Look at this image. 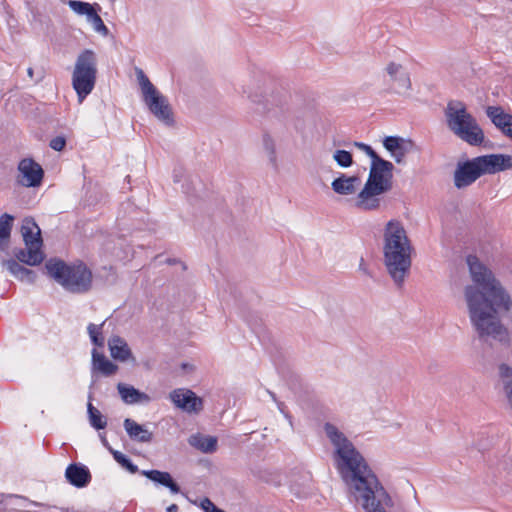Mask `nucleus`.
<instances>
[{
	"instance_id": "obj_24",
	"label": "nucleus",
	"mask_w": 512,
	"mask_h": 512,
	"mask_svg": "<svg viewBox=\"0 0 512 512\" xmlns=\"http://www.w3.org/2000/svg\"><path fill=\"white\" fill-rule=\"evenodd\" d=\"M387 74L390 76L391 80L398 81L399 84L404 88H409L411 85L408 74L404 71V68L401 64L390 62L387 64L385 68Z\"/></svg>"
},
{
	"instance_id": "obj_43",
	"label": "nucleus",
	"mask_w": 512,
	"mask_h": 512,
	"mask_svg": "<svg viewBox=\"0 0 512 512\" xmlns=\"http://www.w3.org/2000/svg\"><path fill=\"white\" fill-rule=\"evenodd\" d=\"M406 153H407V149L405 147H403L402 149L396 151L395 153H391V154L397 163H402Z\"/></svg>"
},
{
	"instance_id": "obj_12",
	"label": "nucleus",
	"mask_w": 512,
	"mask_h": 512,
	"mask_svg": "<svg viewBox=\"0 0 512 512\" xmlns=\"http://www.w3.org/2000/svg\"><path fill=\"white\" fill-rule=\"evenodd\" d=\"M151 113L166 125L174 124V113L167 98H144Z\"/></svg>"
},
{
	"instance_id": "obj_18",
	"label": "nucleus",
	"mask_w": 512,
	"mask_h": 512,
	"mask_svg": "<svg viewBox=\"0 0 512 512\" xmlns=\"http://www.w3.org/2000/svg\"><path fill=\"white\" fill-rule=\"evenodd\" d=\"M68 482L76 487H85L91 480L89 470L82 465L70 464L65 471Z\"/></svg>"
},
{
	"instance_id": "obj_5",
	"label": "nucleus",
	"mask_w": 512,
	"mask_h": 512,
	"mask_svg": "<svg viewBox=\"0 0 512 512\" xmlns=\"http://www.w3.org/2000/svg\"><path fill=\"white\" fill-rule=\"evenodd\" d=\"M45 268L51 278L71 293H85L92 286V273L83 263L68 265L62 260L50 259Z\"/></svg>"
},
{
	"instance_id": "obj_30",
	"label": "nucleus",
	"mask_w": 512,
	"mask_h": 512,
	"mask_svg": "<svg viewBox=\"0 0 512 512\" xmlns=\"http://www.w3.org/2000/svg\"><path fill=\"white\" fill-rule=\"evenodd\" d=\"M333 159L342 168H348L353 164V156L346 150H336L333 154Z\"/></svg>"
},
{
	"instance_id": "obj_39",
	"label": "nucleus",
	"mask_w": 512,
	"mask_h": 512,
	"mask_svg": "<svg viewBox=\"0 0 512 512\" xmlns=\"http://www.w3.org/2000/svg\"><path fill=\"white\" fill-rule=\"evenodd\" d=\"M200 506L205 512H221V509L215 506L209 498L202 499Z\"/></svg>"
},
{
	"instance_id": "obj_25",
	"label": "nucleus",
	"mask_w": 512,
	"mask_h": 512,
	"mask_svg": "<svg viewBox=\"0 0 512 512\" xmlns=\"http://www.w3.org/2000/svg\"><path fill=\"white\" fill-rule=\"evenodd\" d=\"M14 216L4 213L0 217V250L4 251L7 248V242L11 235Z\"/></svg>"
},
{
	"instance_id": "obj_28",
	"label": "nucleus",
	"mask_w": 512,
	"mask_h": 512,
	"mask_svg": "<svg viewBox=\"0 0 512 512\" xmlns=\"http://www.w3.org/2000/svg\"><path fill=\"white\" fill-rule=\"evenodd\" d=\"M105 324V321L101 323L100 325L95 324H89L87 327V331L89 334V337L92 341V343L97 347H103L104 346V336L102 335V328Z\"/></svg>"
},
{
	"instance_id": "obj_3",
	"label": "nucleus",
	"mask_w": 512,
	"mask_h": 512,
	"mask_svg": "<svg viewBox=\"0 0 512 512\" xmlns=\"http://www.w3.org/2000/svg\"><path fill=\"white\" fill-rule=\"evenodd\" d=\"M414 247L404 224L389 220L382 234L383 264L388 275L397 288H402L412 266Z\"/></svg>"
},
{
	"instance_id": "obj_41",
	"label": "nucleus",
	"mask_w": 512,
	"mask_h": 512,
	"mask_svg": "<svg viewBox=\"0 0 512 512\" xmlns=\"http://www.w3.org/2000/svg\"><path fill=\"white\" fill-rule=\"evenodd\" d=\"M96 7L100 9V7H99V5H98V4H96V3H95V4H92V5H91V7H90V9H89V11H87V12L84 14V15L86 16V20H87V22H88V23H91V22L94 20V18H96L97 16H99V15H98V13H97V9H96Z\"/></svg>"
},
{
	"instance_id": "obj_2",
	"label": "nucleus",
	"mask_w": 512,
	"mask_h": 512,
	"mask_svg": "<svg viewBox=\"0 0 512 512\" xmlns=\"http://www.w3.org/2000/svg\"><path fill=\"white\" fill-rule=\"evenodd\" d=\"M324 430L334 446V462L338 472L362 500L366 512H386V508L393 505L392 500L363 456L335 425L326 423Z\"/></svg>"
},
{
	"instance_id": "obj_45",
	"label": "nucleus",
	"mask_w": 512,
	"mask_h": 512,
	"mask_svg": "<svg viewBox=\"0 0 512 512\" xmlns=\"http://www.w3.org/2000/svg\"><path fill=\"white\" fill-rule=\"evenodd\" d=\"M101 441L103 443V445L109 450V447H111L106 439L105 436H101Z\"/></svg>"
},
{
	"instance_id": "obj_10",
	"label": "nucleus",
	"mask_w": 512,
	"mask_h": 512,
	"mask_svg": "<svg viewBox=\"0 0 512 512\" xmlns=\"http://www.w3.org/2000/svg\"><path fill=\"white\" fill-rule=\"evenodd\" d=\"M170 399L178 408L188 413H198L203 408L202 399L189 389L173 390Z\"/></svg>"
},
{
	"instance_id": "obj_49",
	"label": "nucleus",
	"mask_w": 512,
	"mask_h": 512,
	"mask_svg": "<svg viewBox=\"0 0 512 512\" xmlns=\"http://www.w3.org/2000/svg\"><path fill=\"white\" fill-rule=\"evenodd\" d=\"M33 505L35 506H40L41 504L37 503V502H31Z\"/></svg>"
},
{
	"instance_id": "obj_37",
	"label": "nucleus",
	"mask_w": 512,
	"mask_h": 512,
	"mask_svg": "<svg viewBox=\"0 0 512 512\" xmlns=\"http://www.w3.org/2000/svg\"><path fill=\"white\" fill-rule=\"evenodd\" d=\"M90 24L93 26L94 30L102 36L106 37L109 35V29L104 24L100 16L94 18V20Z\"/></svg>"
},
{
	"instance_id": "obj_13",
	"label": "nucleus",
	"mask_w": 512,
	"mask_h": 512,
	"mask_svg": "<svg viewBox=\"0 0 512 512\" xmlns=\"http://www.w3.org/2000/svg\"><path fill=\"white\" fill-rule=\"evenodd\" d=\"M361 185L360 177L357 175L348 176L341 173L331 183L332 190L341 196L354 195Z\"/></svg>"
},
{
	"instance_id": "obj_17",
	"label": "nucleus",
	"mask_w": 512,
	"mask_h": 512,
	"mask_svg": "<svg viewBox=\"0 0 512 512\" xmlns=\"http://www.w3.org/2000/svg\"><path fill=\"white\" fill-rule=\"evenodd\" d=\"M108 347L113 359L121 362H125L130 359L135 361L127 342L120 336H112L108 340Z\"/></svg>"
},
{
	"instance_id": "obj_15",
	"label": "nucleus",
	"mask_w": 512,
	"mask_h": 512,
	"mask_svg": "<svg viewBox=\"0 0 512 512\" xmlns=\"http://www.w3.org/2000/svg\"><path fill=\"white\" fill-rule=\"evenodd\" d=\"M486 114L492 123L508 137V130H512V115L497 106H489Z\"/></svg>"
},
{
	"instance_id": "obj_50",
	"label": "nucleus",
	"mask_w": 512,
	"mask_h": 512,
	"mask_svg": "<svg viewBox=\"0 0 512 512\" xmlns=\"http://www.w3.org/2000/svg\"><path fill=\"white\" fill-rule=\"evenodd\" d=\"M83 99H84L83 97H80V98H79V104H81V103H82Z\"/></svg>"
},
{
	"instance_id": "obj_26",
	"label": "nucleus",
	"mask_w": 512,
	"mask_h": 512,
	"mask_svg": "<svg viewBox=\"0 0 512 512\" xmlns=\"http://www.w3.org/2000/svg\"><path fill=\"white\" fill-rule=\"evenodd\" d=\"M135 71L143 96H160L144 71L140 68H136Z\"/></svg>"
},
{
	"instance_id": "obj_35",
	"label": "nucleus",
	"mask_w": 512,
	"mask_h": 512,
	"mask_svg": "<svg viewBox=\"0 0 512 512\" xmlns=\"http://www.w3.org/2000/svg\"><path fill=\"white\" fill-rule=\"evenodd\" d=\"M2 266L6 268L10 274L16 277L19 274V271L22 267L19 261L15 259H6L2 261Z\"/></svg>"
},
{
	"instance_id": "obj_22",
	"label": "nucleus",
	"mask_w": 512,
	"mask_h": 512,
	"mask_svg": "<svg viewBox=\"0 0 512 512\" xmlns=\"http://www.w3.org/2000/svg\"><path fill=\"white\" fill-rule=\"evenodd\" d=\"M142 475L150 479L151 481L163 485L170 489L174 494L180 492L179 485L172 479V476L168 472L159 470H144Z\"/></svg>"
},
{
	"instance_id": "obj_11",
	"label": "nucleus",
	"mask_w": 512,
	"mask_h": 512,
	"mask_svg": "<svg viewBox=\"0 0 512 512\" xmlns=\"http://www.w3.org/2000/svg\"><path fill=\"white\" fill-rule=\"evenodd\" d=\"M482 174H495L512 168V156L490 154L476 157Z\"/></svg>"
},
{
	"instance_id": "obj_33",
	"label": "nucleus",
	"mask_w": 512,
	"mask_h": 512,
	"mask_svg": "<svg viewBox=\"0 0 512 512\" xmlns=\"http://www.w3.org/2000/svg\"><path fill=\"white\" fill-rule=\"evenodd\" d=\"M66 4L74 13L78 15H84L87 11H89L92 5L88 2H83L79 0H68Z\"/></svg>"
},
{
	"instance_id": "obj_47",
	"label": "nucleus",
	"mask_w": 512,
	"mask_h": 512,
	"mask_svg": "<svg viewBox=\"0 0 512 512\" xmlns=\"http://www.w3.org/2000/svg\"><path fill=\"white\" fill-rule=\"evenodd\" d=\"M269 394L271 395L272 399H273L274 401H276L275 394H274V393H272V392H269Z\"/></svg>"
},
{
	"instance_id": "obj_20",
	"label": "nucleus",
	"mask_w": 512,
	"mask_h": 512,
	"mask_svg": "<svg viewBox=\"0 0 512 512\" xmlns=\"http://www.w3.org/2000/svg\"><path fill=\"white\" fill-rule=\"evenodd\" d=\"M123 425L126 433L132 440L142 443L152 441L153 433L147 430L143 425L138 424L136 421L126 418Z\"/></svg>"
},
{
	"instance_id": "obj_48",
	"label": "nucleus",
	"mask_w": 512,
	"mask_h": 512,
	"mask_svg": "<svg viewBox=\"0 0 512 512\" xmlns=\"http://www.w3.org/2000/svg\"><path fill=\"white\" fill-rule=\"evenodd\" d=\"M508 137L512 139V130H508Z\"/></svg>"
},
{
	"instance_id": "obj_21",
	"label": "nucleus",
	"mask_w": 512,
	"mask_h": 512,
	"mask_svg": "<svg viewBox=\"0 0 512 512\" xmlns=\"http://www.w3.org/2000/svg\"><path fill=\"white\" fill-rule=\"evenodd\" d=\"M118 370V366L108 360L104 354L96 349L92 351V372H98L103 376H112Z\"/></svg>"
},
{
	"instance_id": "obj_46",
	"label": "nucleus",
	"mask_w": 512,
	"mask_h": 512,
	"mask_svg": "<svg viewBox=\"0 0 512 512\" xmlns=\"http://www.w3.org/2000/svg\"><path fill=\"white\" fill-rule=\"evenodd\" d=\"M27 73H28V76H29L30 78H33V73H34L33 68H31V67H30V68H28V69H27Z\"/></svg>"
},
{
	"instance_id": "obj_19",
	"label": "nucleus",
	"mask_w": 512,
	"mask_h": 512,
	"mask_svg": "<svg viewBox=\"0 0 512 512\" xmlns=\"http://www.w3.org/2000/svg\"><path fill=\"white\" fill-rule=\"evenodd\" d=\"M117 390L121 396V399L126 404H146L151 401V398L148 394L141 392L133 386L127 384L119 383L117 385Z\"/></svg>"
},
{
	"instance_id": "obj_34",
	"label": "nucleus",
	"mask_w": 512,
	"mask_h": 512,
	"mask_svg": "<svg viewBox=\"0 0 512 512\" xmlns=\"http://www.w3.org/2000/svg\"><path fill=\"white\" fill-rule=\"evenodd\" d=\"M497 467L500 471L512 474V452H508L502 459L497 463Z\"/></svg>"
},
{
	"instance_id": "obj_7",
	"label": "nucleus",
	"mask_w": 512,
	"mask_h": 512,
	"mask_svg": "<svg viewBox=\"0 0 512 512\" xmlns=\"http://www.w3.org/2000/svg\"><path fill=\"white\" fill-rule=\"evenodd\" d=\"M96 56L92 50H84L77 58L73 73V87L78 96L88 95L95 84Z\"/></svg>"
},
{
	"instance_id": "obj_36",
	"label": "nucleus",
	"mask_w": 512,
	"mask_h": 512,
	"mask_svg": "<svg viewBox=\"0 0 512 512\" xmlns=\"http://www.w3.org/2000/svg\"><path fill=\"white\" fill-rule=\"evenodd\" d=\"M16 278L20 281H26L28 283H34L36 279V274L34 271L25 268L24 266L21 267L19 274L16 276Z\"/></svg>"
},
{
	"instance_id": "obj_9",
	"label": "nucleus",
	"mask_w": 512,
	"mask_h": 512,
	"mask_svg": "<svg viewBox=\"0 0 512 512\" xmlns=\"http://www.w3.org/2000/svg\"><path fill=\"white\" fill-rule=\"evenodd\" d=\"M482 174L477 159L459 163L454 172V184L458 189L467 187L475 182Z\"/></svg>"
},
{
	"instance_id": "obj_29",
	"label": "nucleus",
	"mask_w": 512,
	"mask_h": 512,
	"mask_svg": "<svg viewBox=\"0 0 512 512\" xmlns=\"http://www.w3.org/2000/svg\"><path fill=\"white\" fill-rule=\"evenodd\" d=\"M109 452L113 455L115 461L130 473H136L138 471V467L134 465L123 453L114 450L112 447H109Z\"/></svg>"
},
{
	"instance_id": "obj_1",
	"label": "nucleus",
	"mask_w": 512,
	"mask_h": 512,
	"mask_svg": "<svg viewBox=\"0 0 512 512\" xmlns=\"http://www.w3.org/2000/svg\"><path fill=\"white\" fill-rule=\"evenodd\" d=\"M473 284L464 289L471 325L482 341L509 345L511 335L499 314L512 320V298L493 272L473 255L467 257Z\"/></svg>"
},
{
	"instance_id": "obj_4",
	"label": "nucleus",
	"mask_w": 512,
	"mask_h": 512,
	"mask_svg": "<svg viewBox=\"0 0 512 512\" xmlns=\"http://www.w3.org/2000/svg\"><path fill=\"white\" fill-rule=\"evenodd\" d=\"M393 164L379 159L371 162L368 179L357 194L355 207L363 211H376L380 208V196L392 188Z\"/></svg>"
},
{
	"instance_id": "obj_31",
	"label": "nucleus",
	"mask_w": 512,
	"mask_h": 512,
	"mask_svg": "<svg viewBox=\"0 0 512 512\" xmlns=\"http://www.w3.org/2000/svg\"><path fill=\"white\" fill-rule=\"evenodd\" d=\"M404 140L400 137L388 136L384 139V147L391 153L402 149L404 147Z\"/></svg>"
},
{
	"instance_id": "obj_27",
	"label": "nucleus",
	"mask_w": 512,
	"mask_h": 512,
	"mask_svg": "<svg viewBox=\"0 0 512 512\" xmlns=\"http://www.w3.org/2000/svg\"><path fill=\"white\" fill-rule=\"evenodd\" d=\"M87 410L91 426H93L97 430L104 429L107 425V421L103 417L101 412L97 408H95L91 403H88Z\"/></svg>"
},
{
	"instance_id": "obj_23",
	"label": "nucleus",
	"mask_w": 512,
	"mask_h": 512,
	"mask_svg": "<svg viewBox=\"0 0 512 512\" xmlns=\"http://www.w3.org/2000/svg\"><path fill=\"white\" fill-rule=\"evenodd\" d=\"M188 443L204 453H212L217 448V439L215 437L205 436L199 433L191 435L188 439Z\"/></svg>"
},
{
	"instance_id": "obj_40",
	"label": "nucleus",
	"mask_w": 512,
	"mask_h": 512,
	"mask_svg": "<svg viewBox=\"0 0 512 512\" xmlns=\"http://www.w3.org/2000/svg\"><path fill=\"white\" fill-rule=\"evenodd\" d=\"M66 144L65 138L57 136L50 141V147L55 151H61Z\"/></svg>"
},
{
	"instance_id": "obj_14",
	"label": "nucleus",
	"mask_w": 512,
	"mask_h": 512,
	"mask_svg": "<svg viewBox=\"0 0 512 512\" xmlns=\"http://www.w3.org/2000/svg\"><path fill=\"white\" fill-rule=\"evenodd\" d=\"M21 234L26 247L42 248L43 240L41 238V230L32 217L23 219Z\"/></svg>"
},
{
	"instance_id": "obj_52",
	"label": "nucleus",
	"mask_w": 512,
	"mask_h": 512,
	"mask_svg": "<svg viewBox=\"0 0 512 512\" xmlns=\"http://www.w3.org/2000/svg\"><path fill=\"white\" fill-rule=\"evenodd\" d=\"M221 512H225V511L221 510Z\"/></svg>"
},
{
	"instance_id": "obj_44",
	"label": "nucleus",
	"mask_w": 512,
	"mask_h": 512,
	"mask_svg": "<svg viewBox=\"0 0 512 512\" xmlns=\"http://www.w3.org/2000/svg\"><path fill=\"white\" fill-rule=\"evenodd\" d=\"M167 512H178V506L176 504H171L167 507Z\"/></svg>"
},
{
	"instance_id": "obj_16",
	"label": "nucleus",
	"mask_w": 512,
	"mask_h": 512,
	"mask_svg": "<svg viewBox=\"0 0 512 512\" xmlns=\"http://www.w3.org/2000/svg\"><path fill=\"white\" fill-rule=\"evenodd\" d=\"M13 255L17 261L28 266H37L41 264L45 258L42 249L38 247L15 248Z\"/></svg>"
},
{
	"instance_id": "obj_42",
	"label": "nucleus",
	"mask_w": 512,
	"mask_h": 512,
	"mask_svg": "<svg viewBox=\"0 0 512 512\" xmlns=\"http://www.w3.org/2000/svg\"><path fill=\"white\" fill-rule=\"evenodd\" d=\"M358 270H359V272H361L363 275H365L367 277H371V278L373 277V274L370 271L368 264L365 262V260L363 258L360 259V262L358 265Z\"/></svg>"
},
{
	"instance_id": "obj_38",
	"label": "nucleus",
	"mask_w": 512,
	"mask_h": 512,
	"mask_svg": "<svg viewBox=\"0 0 512 512\" xmlns=\"http://www.w3.org/2000/svg\"><path fill=\"white\" fill-rule=\"evenodd\" d=\"M354 145L360 150L364 151L371 158L372 162L381 159V157L378 156V154L372 149L371 146L362 142H355Z\"/></svg>"
},
{
	"instance_id": "obj_32",
	"label": "nucleus",
	"mask_w": 512,
	"mask_h": 512,
	"mask_svg": "<svg viewBox=\"0 0 512 512\" xmlns=\"http://www.w3.org/2000/svg\"><path fill=\"white\" fill-rule=\"evenodd\" d=\"M264 149L268 155L270 163L273 165V167H277V155H276V148L274 141L266 136L264 137Z\"/></svg>"
},
{
	"instance_id": "obj_6",
	"label": "nucleus",
	"mask_w": 512,
	"mask_h": 512,
	"mask_svg": "<svg viewBox=\"0 0 512 512\" xmlns=\"http://www.w3.org/2000/svg\"><path fill=\"white\" fill-rule=\"evenodd\" d=\"M449 129L461 140L470 145H480L484 141V133L474 117L460 101H450L445 109Z\"/></svg>"
},
{
	"instance_id": "obj_8",
	"label": "nucleus",
	"mask_w": 512,
	"mask_h": 512,
	"mask_svg": "<svg viewBox=\"0 0 512 512\" xmlns=\"http://www.w3.org/2000/svg\"><path fill=\"white\" fill-rule=\"evenodd\" d=\"M19 183L25 187L39 186L43 179V169L31 158L22 159L18 165Z\"/></svg>"
},
{
	"instance_id": "obj_51",
	"label": "nucleus",
	"mask_w": 512,
	"mask_h": 512,
	"mask_svg": "<svg viewBox=\"0 0 512 512\" xmlns=\"http://www.w3.org/2000/svg\"><path fill=\"white\" fill-rule=\"evenodd\" d=\"M282 404H279L280 412H283V409L281 408Z\"/></svg>"
}]
</instances>
